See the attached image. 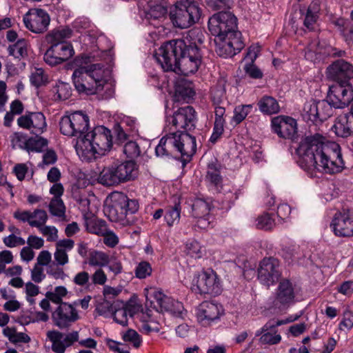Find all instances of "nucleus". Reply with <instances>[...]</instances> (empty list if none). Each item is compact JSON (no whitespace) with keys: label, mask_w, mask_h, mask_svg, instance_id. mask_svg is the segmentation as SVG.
<instances>
[{"label":"nucleus","mask_w":353,"mask_h":353,"mask_svg":"<svg viewBox=\"0 0 353 353\" xmlns=\"http://www.w3.org/2000/svg\"><path fill=\"white\" fill-rule=\"evenodd\" d=\"M297 152L309 169L335 174L340 172L344 167L340 145L336 142L327 141L319 134L305 137L299 145Z\"/></svg>","instance_id":"nucleus-1"},{"label":"nucleus","mask_w":353,"mask_h":353,"mask_svg":"<svg viewBox=\"0 0 353 353\" xmlns=\"http://www.w3.org/2000/svg\"><path fill=\"white\" fill-rule=\"evenodd\" d=\"M155 58L165 71H173L184 76L195 73L202 61L199 47L195 43L188 44L183 39L165 43L159 48Z\"/></svg>","instance_id":"nucleus-2"},{"label":"nucleus","mask_w":353,"mask_h":353,"mask_svg":"<svg viewBox=\"0 0 353 353\" xmlns=\"http://www.w3.org/2000/svg\"><path fill=\"white\" fill-rule=\"evenodd\" d=\"M236 28V18L230 12H220L209 19L208 28L216 37V52L220 57H233L244 48Z\"/></svg>","instance_id":"nucleus-3"},{"label":"nucleus","mask_w":353,"mask_h":353,"mask_svg":"<svg viewBox=\"0 0 353 353\" xmlns=\"http://www.w3.org/2000/svg\"><path fill=\"white\" fill-rule=\"evenodd\" d=\"M112 145V134L110 130L101 125L97 126L83 138L77 140L75 149L83 161H90L97 157L104 155Z\"/></svg>","instance_id":"nucleus-4"},{"label":"nucleus","mask_w":353,"mask_h":353,"mask_svg":"<svg viewBox=\"0 0 353 353\" xmlns=\"http://www.w3.org/2000/svg\"><path fill=\"white\" fill-rule=\"evenodd\" d=\"M101 64H90L77 68L72 78L79 93L92 95L103 90L106 81Z\"/></svg>","instance_id":"nucleus-5"},{"label":"nucleus","mask_w":353,"mask_h":353,"mask_svg":"<svg viewBox=\"0 0 353 353\" xmlns=\"http://www.w3.org/2000/svg\"><path fill=\"white\" fill-rule=\"evenodd\" d=\"M138 175V168L133 161L114 163L105 167L97 181L105 186H115L134 180Z\"/></svg>","instance_id":"nucleus-6"},{"label":"nucleus","mask_w":353,"mask_h":353,"mask_svg":"<svg viewBox=\"0 0 353 353\" xmlns=\"http://www.w3.org/2000/svg\"><path fill=\"white\" fill-rule=\"evenodd\" d=\"M201 10L194 1L176 2L170 10L169 17L174 27L179 29L190 28L200 19Z\"/></svg>","instance_id":"nucleus-7"},{"label":"nucleus","mask_w":353,"mask_h":353,"mask_svg":"<svg viewBox=\"0 0 353 353\" xmlns=\"http://www.w3.org/2000/svg\"><path fill=\"white\" fill-rule=\"evenodd\" d=\"M46 337L51 343V349L54 353H64L68 347L77 341L79 345L90 349H95L97 345V341L92 338L79 340L78 331L65 334L57 330H51L46 332Z\"/></svg>","instance_id":"nucleus-8"},{"label":"nucleus","mask_w":353,"mask_h":353,"mask_svg":"<svg viewBox=\"0 0 353 353\" xmlns=\"http://www.w3.org/2000/svg\"><path fill=\"white\" fill-rule=\"evenodd\" d=\"M162 144L167 146L172 156L178 152L183 157H192L196 152V144L194 137L185 132H172L161 138Z\"/></svg>","instance_id":"nucleus-9"},{"label":"nucleus","mask_w":353,"mask_h":353,"mask_svg":"<svg viewBox=\"0 0 353 353\" xmlns=\"http://www.w3.org/2000/svg\"><path fill=\"white\" fill-rule=\"evenodd\" d=\"M59 128L61 134L69 137H75L78 140L87 133L89 117L81 111L64 115L59 121Z\"/></svg>","instance_id":"nucleus-10"},{"label":"nucleus","mask_w":353,"mask_h":353,"mask_svg":"<svg viewBox=\"0 0 353 353\" xmlns=\"http://www.w3.org/2000/svg\"><path fill=\"white\" fill-rule=\"evenodd\" d=\"M192 290L201 294H218L221 292L220 278L212 269L203 271L194 277Z\"/></svg>","instance_id":"nucleus-11"},{"label":"nucleus","mask_w":353,"mask_h":353,"mask_svg":"<svg viewBox=\"0 0 353 353\" xmlns=\"http://www.w3.org/2000/svg\"><path fill=\"white\" fill-rule=\"evenodd\" d=\"M147 299L153 298L161 312H167L176 317H183L185 313L181 302L165 295L160 289L150 287L145 289Z\"/></svg>","instance_id":"nucleus-12"},{"label":"nucleus","mask_w":353,"mask_h":353,"mask_svg":"<svg viewBox=\"0 0 353 353\" xmlns=\"http://www.w3.org/2000/svg\"><path fill=\"white\" fill-rule=\"evenodd\" d=\"M77 302L63 303L59 305L52 312V321L60 330L68 329L80 319L77 309Z\"/></svg>","instance_id":"nucleus-13"},{"label":"nucleus","mask_w":353,"mask_h":353,"mask_svg":"<svg viewBox=\"0 0 353 353\" xmlns=\"http://www.w3.org/2000/svg\"><path fill=\"white\" fill-rule=\"evenodd\" d=\"M334 234L339 237L353 236V208H343L333 216L330 223Z\"/></svg>","instance_id":"nucleus-14"},{"label":"nucleus","mask_w":353,"mask_h":353,"mask_svg":"<svg viewBox=\"0 0 353 353\" xmlns=\"http://www.w3.org/2000/svg\"><path fill=\"white\" fill-rule=\"evenodd\" d=\"M327 99L336 108L348 106L353 100L352 85L347 83H337L330 86Z\"/></svg>","instance_id":"nucleus-15"},{"label":"nucleus","mask_w":353,"mask_h":353,"mask_svg":"<svg viewBox=\"0 0 353 353\" xmlns=\"http://www.w3.org/2000/svg\"><path fill=\"white\" fill-rule=\"evenodd\" d=\"M74 53L72 46L66 42L51 43L43 55L45 62L52 66L63 63L71 58Z\"/></svg>","instance_id":"nucleus-16"},{"label":"nucleus","mask_w":353,"mask_h":353,"mask_svg":"<svg viewBox=\"0 0 353 353\" xmlns=\"http://www.w3.org/2000/svg\"><path fill=\"white\" fill-rule=\"evenodd\" d=\"M19 128L35 135L43 134L47 129L46 117L41 112H26L17 119Z\"/></svg>","instance_id":"nucleus-17"},{"label":"nucleus","mask_w":353,"mask_h":353,"mask_svg":"<svg viewBox=\"0 0 353 353\" xmlns=\"http://www.w3.org/2000/svg\"><path fill=\"white\" fill-rule=\"evenodd\" d=\"M26 27L36 34L45 32L50 22L48 12L40 8H32L23 17Z\"/></svg>","instance_id":"nucleus-18"},{"label":"nucleus","mask_w":353,"mask_h":353,"mask_svg":"<svg viewBox=\"0 0 353 353\" xmlns=\"http://www.w3.org/2000/svg\"><path fill=\"white\" fill-rule=\"evenodd\" d=\"M281 275L280 263L278 259L264 258L258 268V279L263 284L270 286L279 280Z\"/></svg>","instance_id":"nucleus-19"},{"label":"nucleus","mask_w":353,"mask_h":353,"mask_svg":"<svg viewBox=\"0 0 353 353\" xmlns=\"http://www.w3.org/2000/svg\"><path fill=\"white\" fill-rule=\"evenodd\" d=\"M271 128L282 139L294 140L297 136V122L291 117L280 115L272 118Z\"/></svg>","instance_id":"nucleus-20"},{"label":"nucleus","mask_w":353,"mask_h":353,"mask_svg":"<svg viewBox=\"0 0 353 353\" xmlns=\"http://www.w3.org/2000/svg\"><path fill=\"white\" fill-rule=\"evenodd\" d=\"M224 314L221 305L211 302L203 301L196 310L197 321L203 325H210L218 321Z\"/></svg>","instance_id":"nucleus-21"},{"label":"nucleus","mask_w":353,"mask_h":353,"mask_svg":"<svg viewBox=\"0 0 353 353\" xmlns=\"http://www.w3.org/2000/svg\"><path fill=\"white\" fill-rule=\"evenodd\" d=\"M295 292L292 283L288 279L282 280L276 290L273 306L279 310L289 307L294 303Z\"/></svg>","instance_id":"nucleus-22"},{"label":"nucleus","mask_w":353,"mask_h":353,"mask_svg":"<svg viewBox=\"0 0 353 353\" xmlns=\"http://www.w3.org/2000/svg\"><path fill=\"white\" fill-rule=\"evenodd\" d=\"M326 76L337 83H346L353 78V65L343 59L337 60L327 68Z\"/></svg>","instance_id":"nucleus-23"},{"label":"nucleus","mask_w":353,"mask_h":353,"mask_svg":"<svg viewBox=\"0 0 353 353\" xmlns=\"http://www.w3.org/2000/svg\"><path fill=\"white\" fill-rule=\"evenodd\" d=\"M196 112L194 109L189 105L179 108L174 112L172 123L177 130L176 133L182 131L191 130L195 127Z\"/></svg>","instance_id":"nucleus-24"},{"label":"nucleus","mask_w":353,"mask_h":353,"mask_svg":"<svg viewBox=\"0 0 353 353\" xmlns=\"http://www.w3.org/2000/svg\"><path fill=\"white\" fill-rule=\"evenodd\" d=\"M331 130L336 136L342 138L353 136V111L351 110L347 114L339 115Z\"/></svg>","instance_id":"nucleus-25"},{"label":"nucleus","mask_w":353,"mask_h":353,"mask_svg":"<svg viewBox=\"0 0 353 353\" xmlns=\"http://www.w3.org/2000/svg\"><path fill=\"white\" fill-rule=\"evenodd\" d=\"M118 192L112 196V203L108 207V216L110 221L119 222L122 225H130L133 223L132 216H128L125 209L118 201Z\"/></svg>","instance_id":"nucleus-26"},{"label":"nucleus","mask_w":353,"mask_h":353,"mask_svg":"<svg viewBox=\"0 0 353 353\" xmlns=\"http://www.w3.org/2000/svg\"><path fill=\"white\" fill-rule=\"evenodd\" d=\"M211 210L210 203L201 199H196L192 204V213L195 219H198V226L201 228H206L210 221L209 216Z\"/></svg>","instance_id":"nucleus-27"},{"label":"nucleus","mask_w":353,"mask_h":353,"mask_svg":"<svg viewBox=\"0 0 353 353\" xmlns=\"http://www.w3.org/2000/svg\"><path fill=\"white\" fill-rule=\"evenodd\" d=\"M321 10V1L314 0L303 14V26L309 31H314L317 28Z\"/></svg>","instance_id":"nucleus-28"},{"label":"nucleus","mask_w":353,"mask_h":353,"mask_svg":"<svg viewBox=\"0 0 353 353\" xmlns=\"http://www.w3.org/2000/svg\"><path fill=\"white\" fill-rule=\"evenodd\" d=\"M256 336H261L259 341L263 345H276L281 341V336L276 329L272 325V321H268L260 330L256 332Z\"/></svg>","instance_id":"nucleus-29"},{"label":"nucleus","mask_w":353,"mask_h":353,"mask_svg":"<svg viewBox=\"0 0 353 353\" xmlns=\"http://www.w3.org/2000/svg\"><path fill=\"white\" fill-rule=\"evenodd\" d=\"M74 245V242L70 239H65L57 241L54 259L58 265L64 266L68 263L69 257L67 252L71 250Z\"/></svg>","instance_id":"nucleus-30"},{"label":"nucleus","mask_w":353,"mask_h":353,"mask_svg":"<svg viewBox=\"0 0 353 353\" xmlns=\"http://www.w3.org/2000/svg\"><path fill=\"white\" fill-rule=\"evenodd\" d=\"M194 94V92L191 82L185 79L177 81L174 95V101L175 102L188 103L192 99Z\"/></svg>","instance_id":"nucleus-31"},{"label":"nucleus","mask_w":353,"mask_h":353,"mask_svg":"<svg viewBox=\"0 0 353 353\" xmlns=\"http://www.w3.org/2000/svg\"><path fill=\"white\" fill-rule=\"evenodd\" d=\"M86 230L92 234L101 236L106 232V222L94 216L85 218Z\"/></svg>","instance_id":"nucleus-32"},{"label":"nucleus","mask_w":353,"mask_h":353,"mask_svg":"<svg viewBox=\"0 0 353 353\" xmlns=\"http://www.w3.org/2000/svg\"><path fill=\"white\" fill-rule=\"evenodd\" d=\"M259 110L265 114H276L280 110L277 101L272 97L264 96L257 103Z\"/></svg>","instance_id":"nucleus-33"},{"label":"nucleus","mask_w":353,"mask_h":353,"mask_svg":"<svg viewBox=\"0 0 353 353\" xmlns=\"http://www.w3.org/2000/svg\"><path fill=\"white\" fill-rule=\"evenodd\" d=\"M205 179L212 185L215 187L221 185L222 177L220 174V166L217 163L208 164Z\"/></svg>","instance_id":"nucleus-34"},{"label":"nucleus","mask_w":353,"mask_h":353,"mask_svg":"<svg viewBox=\"0 0 353 353\" xmlns=\"http://www.w3.org/2000/svg\"><path fill=\"white\" fill-rule=\"evenodd\" d=\"M211 100L213 105H225L226 103L225 90L223 81H219L211 91Z\"/></svg>","instance_id":"nucleus-35"},{"label":"nucleus","mask_w":353,"mask_h":353,"mask_svg":"<svg viewBox=\"0 0 353 353\" xmlns=\"http://www.w3.org/2000/svg\"><path fill=\"white\" fill-rule=\"evenodd\" d=\"M28 41L24 39H19L14 44L8 47L9 54L17 59L28 56Z\"/></svg>","instance_id":"nucleus-36"},{"label":"nucleus","mask_w":353,"mask_h":353,"mask_svg":"<svg viewBox=\"0 0 353 353\" xmlns=\"http://www.w3.org/2000/svg\"><path fill=\"white\" fill-rule=\"evenodd\" d=\"M167 12V8L163 5L151 2L149 5V9L146 12V17L149 20L161 19L165 17Z\"/></svg>","instance_id":"nucleus-37"},{"label":"nucleus","mask_w":353,"mask_h":353,"mask_svg":"<svg viewBox=\"0 0 353 353\" xmlns=\"http://www.w3.org/2000/svg\"><path fill=\"white\" fill-rule=\"evenodd\" d=\"M185 250L188 255L195 259H201L205 255L206 250L197 241L189 240L185 244Z\"/></svg>","instance_id":"nucleus-38"},{"label":"nucleus","mask_w":353,"mask_h":353,"mask_svg":"<svg viewBox=\"0 0 353 353\" xmlns=\"http://www.w3.org/2000/svg\"><path fill=\"white\" fill-rule=\"evenodd\" d=\"M48 145V140L36 135L26 141L25 148L28 152H41Z\"/></svg>","instance_id":"nucleus-39"},{"label":"nucleus","mask_w":353,"mask_h":353,"mask_svg":"<svg viewBox=\"0 0 353 353\" xmlns=\"http://www.w3.org/2000/svg\"><path fill=\"white\" fill-rule=\"evenodd\" d=\"M72 31L69 28L54 30L46 35V39L49 43L64 42L65 39L70 37Z\"/></svg>","instance_id":"nucleus-40"},{"label":"nucleus","mask_w":353,"mask_h":353,"mask_svg":"<svg viewBox=\"0 0 353 353\" xmlns=\"http://www.w3.org/2000/svg\"><path fill=\"white\" fill-rule=\"evenodd\" d=\"M118 201L123 205L128 216H132L139 210V203L134 199H129L123 193L118 192Z\"/></svg>","instance_id":"nucleus-41"},{"label":"nucleus","mask_w":353,"mask_h":353,"mask_svg":"<svg viewBox=\"0 0 353 353\" xmlns=\"http://www.w3.org/2000/svg\"><path fill=\"white\" fill-rule=\"evenodd\" d=\"M110 262L109 256L101 251H93L90 254L88 263L90 266L104 267Z\"/></svg>","instance_id":"nucleus-42"},{"label":"nucleus","mask_w":353,"mask_h":353,"mask_svg":"<svg viewBox=\"0 0 353 353\" xmlns=\"http://www.w3.org/2000/svg\"><path fill=\"white\" fill-rule=\"evenodd\" d=\"M48 219L46 212L43 210L36 209L30 213L29 225L38 229L45 225Z\"/></svg>","instance_id":"nucleus-43"},{"label":"nucleus","mask_w":353,"mask_h":353,"mask_svg":"<svg viewBox=\"0 0 353 353\" xmlns=\"http://www.w3.org/2000/svg\"><path fill=\"white\" fill-rule=\"evenodd\" d=\"M181 214L180 204H175L174 206L169 207L164 215V219L168 226H172L179 223Z\"/></svg>","instance_id":"nucleus-44"},{"label":"nucleus","mask_w":353,"mask_h":353,"mask_svg":"<svg viewBox=\"0 0 353 353\" xmlns=\"http://www.w3.org/2000/svg\"><path fill=\"white\" fill-rule=\"evenodd\" d=\"M68 294L67 288L64 286L60 285L55 287L53 291H48L46 293V298L50 299L51 302L60 305L64 303L63 299L65 298Z\"/></svg>","instance_id":"nucleus-45"},{"label":"nucleus","mask_w":353,"mask_h":353,"mask_svg":"<svg viewBox=\"0 0 353 353\" xmlns=\"http://www.w3.org/2000/svg\"><path fill=\"white\" fill-rule=\"evenodd\" d=\"M333 105L330 101H317V121H323L331 117L333 114Z\"/></svg>","instance_id":"nucleus-46"},{"label":"nucleus","mask_w":353,"mask_h":353,"mask_svg":"<svg viewBox=\"0 0 353 353\" xmlns=\"http://www.w3.org/2000/svg\"><path fill=\"white\" fill-rule=\"evenodd\" d=\"M30 81L33 86L39 88L47 84L48 76L42 68H34L31 72Z\"/></svg>","instance_id":"nucleus-47"},{"label":"nucleus","mask_w":353,"mask_h":353,"mask_svg":"<svg viewBox=\"0 0 353 353\" xmlns=\"http://www.w3.org/2000/svg\"><path fill=\"white\" fill-rule=\"evenodd\" d=\"M317 101H307L303 106V116L305 119L313 122L317 121Z\"/></svg>","instance_id":"nucleus-48"},{"label":"nucleus","mask_w":353,"mask_h":353,"mask_svg":"<svg viewBox=\"0 0 353 353\" xmlns=\"http://www.w3.org/2000/svg\"><path fill=\"white\" fill-rule=\"evenodd\" d=\"M301 250L298 245H290L283 249V256L289 263L298 261L302 256Z\"/></svg>","instance_id":"nucleus-49"},{"label":"nucleus","mask_w":353,"mask_h":353,"mask_svg":"<svg viewBox=\"0 0 353 353\" xmlns=\"http://www.w3.org/2000/svg\"><path fill=\"white\" fill-rule=\"evenodd\" d=\"M253 105H241L236 106L234 110V116L232 120L239 124L242 122L248 116V114L252 111Z\"/></svg>","instance_id":"nucleus-50"},{"label":"nucleus","mask_w":353,"mask_h":353,"mask_svg":"<svg viewBox=\"0 0 353 353\" xmlns=\"http://www.w3.org/2000/svg\"><path fill=\"white\" fill-rule=\"evenodd\" d=\"M53 92L57 99L65 100L71 95V87L68 83L58 82L53 88Z\"/></svg>","instance_id":"nucleus-51"},{"label":"nucleus","mask_w":353,"mask_h":353,"mask_svg":"<svg viewBox=\"0 0 353 353\" xmlns=\"http://www.w3.org/2000/svg\"><path fill=\"white\" fill-rule=\"evenodd\" d=\"M152 272V268L150 263L145 261L139 263L134 270L135 276L139 279H143L151 276Z\"/></svg>","instance_id":"nucleus-52"},{"label":"nucleus","mask_w":353,"mask_h":353,"mask_svg":"<svg viewBox=\"0 0 353 353\" xmlns=\"http://www.w3.org/2000/svg\"><path fill=\"white\" fill-rule=\"evenodd\" d=\"M330 47H327L323 49V47L320 44L319 42H315L314 43H310L307 48V51L306 52V57L308 59H313V54H323V55H330L331 52L330 50Z\"/></svg>","instance_id":"nucleus-53"},{"label":"nucleus","mask_w":353,"mask_h":353,"mask_svg":"<svg viewBox=\"0 0 353 353\" xmlns=\"http://www.w3.org/2000/svg\"><path fill=\"white\" fill-rule=\"evenodd\" d=\"M122 339L125 342L131 343L134 347L138 348L142 342L141 336L132 329H128L122 334Z\"/></svg>","instance_id":"nucleus-54"},{"label":"nucleus","mask_w":353,"mask_h":353,"mask_svg":"<svg viewBox=\"0 0 353 353\" xmlns=\"http://www.w3.org/2000/svg\"><path fill=\"white\" fill-rule=\"evenodd\" d=\"M49 210L54 216H63L65 213V206L62 199L59 197L52 199L49 204Z\"/></svg>","instance_id":"nucleus-55"},{"label":"nucleus","mask_w":353,"mask_h":353,"mask_svg":"<svg viewBox=\"0 0 353 353\" xmlns=\"http://www.w3.org/2000/svg\"><path fill=\"white\" fill-rule=\"evenodd\" d=\"M40 233L50 242L57 241L58 239V230L54 226L43 225L39 228Z\"/></svg>","instance_id":"nucleus-56"},{"label":"nucleus","mask_w":353,"mask_h":353,"mask_svg":"<svg viewBox=\"0 0 353 353\" xmlns=\"http://www.w3.org/2000/svg\"><path fill=\"white\" fill-rule=\"evenodd\" d=\"M123 153L128 158H137L139 156L141 150L135 141H128L123 146Z\"/></svg>","instance_id":"nucleus-57"},{"label":"nucleus","mask_w":353,"mask_h":353,"mask_svg":"<svg viewBox=\"0 0 353 353\" xmlns=\"http://www.w3.org/2000/svg\"><path fill=\"white\" fill-rule=\"evenodd\" d=\"M256 225L257 228L269 230L274 226V221L268 214H264L256 219Z\"/></svg>","instance_id":"nucleus-58"},{"label":"nucleus","mask_w":353,"mask_h":353,"mask_svg":"<svg viewBox=\"0 0 353 353\" xmlns=\"http://www.w3.org/2000/svg\"><path fill=\"white\" fill-rule=\"evenodd\" d=\"M3 242L8 248H14L18 245H23L26 243V241L14 234H10L8 236H5L3 239Z\"/></svg>","instance_id":"nucleus-59"},{"label":"nucleus","mask_w":353,"mask_h":353,"mask_svg":"<svg viewBox=\"0 0 353 353\" xmlns=\"http://www.w3.org/2000/svg\"><path fill=\"white\" fill-rule=\"evenodd\" d=\"M119 308L115 309L112 316L114 320L119 324L121 325H128V312L122 308L121 306H118Z\"/></svg>","instance_id":"nucleus-60"},{"label":"nucleus","mask_w":353,"mask_h":353,"mask_svg":"<svg viewBox=\"0 0 353 353\" xmlns=\"http://www.w3.org/2000/svg\"><path fill=\"white\" fill-rule=\"evenodd\" d=\"M90 278L88 272L81 271L74 275L72 281L78 286L85 287L89 283Z\"/></svg>","instance_id":"nucleus-61"},{"label":"nucleus","mask_w":353,"mask_h":353,"mask_svg":"<svg viewBox=\"0 0 353 353\" xmlns=\"http://www.w3.org/2000/svg\"><path fill=\"white\" fill-rule=\"evenodd\" d=\"M101 236H103V243L110 248L115 247L119 243L118 236L113 231L109 230L108 228L106 232Z\"/></svg>","instance_id":"nucleus-62"},{"label":"nucleus","mask_w":353,"mask_h":353,"mask_svg":"<svg viewBox=\"0 0 353 353\" xmlns=\"http://www.w3.org/2000/svg\"><path fill=\"white\" fill-rule=\"evenodd\" d=\"M225 121H215L214 124L213 132L210 137V141L215 143L222 135L224 131V125Z\"/></svg>","instance_id":"nucleus-63"},{"label":"nucleus","mask_w":353,"mask_h":353,"mask_svg":"<svg viewBox=\"0 0 353 353\" xmlns=\"http://www.w3.org/2000/svg\"><path fill=\"white\" fill-rule=\"evenodd\" d=\"M91 279L94 285H104L108 279L105 272L99 268L92 274Z\"/></svg>","instance_id":"nucleus-64"}]
</instances>
